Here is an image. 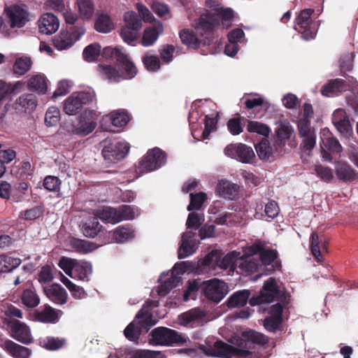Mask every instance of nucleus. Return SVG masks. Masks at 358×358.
<instances>
[{
	"instance_id": "f257e3e1",
	"label": "nucleus",
	"mask_w": 358,
	"mask_h": 358,
	"mask_svg": "<svg viewBox=\"0 0 358 358\" xmlns=\"http://www.w3.org/2000/svg\"><path fill=\"white\" fill-rule=\"evenodd\" d=\"M102 56L106 59L116 60L118 63L117 66L99 65L98 67L99 72L110 82L130 79L137 73L134 64L120 49L106 47L102 51Z\"/></svg>"
},
{
	"instance_id": "f03ea898",
	"label": "nucleus",
	"mask_w": 358,
	"mask_h": 358,
	"mask_svg": "<svg viewBox=\"0 0 358 358\" xmlns=\"http://www.w3.org/2000/svg\"><path fill=\"white\" fill-rule=\"evenodd\" d=\"M212 10L214 11L213 13H206L201 15L200 17L193 24L195 30L201 36L213 31L219 24L220 19L222 20L224 27L226 28L229 27V22L233 17L231 9L224 8L218 4H215Z\"/></svg>"
},
{
	"instance_id": "7ed1b4c3",
	"label": "nucleus",
	"mask_w": 358,
	"mask_h": 358,
	"mask_svg": "<svg viewBox=\"0 0 358 358\" xmlns=\"http://www.w3.org/2000/svg\"><path fill=\"white\" fill-rule=\"evenodd\" d=\"M158 301H150L144 303L141 310L137 313L136 320L130 323L124 329V334L127 338L131 341H136L143 329L148 330L154 326L157 321L152 318L150 309L157 307Z\"/></svg>"
},
{
	"instance_id": "20e7f679",
	"label": "nucleus",
	"mask_w": 358,
	"mask_h": 358,
	"mask_svg": "<svg viewBox=\"0 0 358 358\" xmlns=\"http://www.w3.org/2000/svg\"><path fill=\"white\" fill-rule=\"evenodd\" d=\"M186 262H182L175 264L172 271L162 273L159 279L158 294L164 296L176 287L180 282V275L186 271Z\"/></svg>"
},
{
	"instance_id": "39448f33",
	"label": "nucleus",
	"mask_w": 358,
	"mask_h": 358,
	"mask_svg": "<svg viewBox=\"0 0 358 358\" xmlns=\"http://www.w3.org/2000/svg\"><path fill=\"white\" fill-rule=\"evenodd\" d=\"M149 343L151 345H182L186 342V338L176 331L166 327H157L150 334Z\"/></svg>"
},
{
	"instance_id": "423d86ee",
	"label": "nucleus",
	"mask_w": 358,
	"mask_h": 358,
	"mask_svg": "<svg viewBox=\"0 0 358 358\" xmlns=\"http://www.w3.org/2000/svg\"><path fill=\"white\" fill-rule=\"evenodd\" d=\"M95 100L93 91L87 90L71 94L63 103V109L66 114L74 115L84 105L92 103Z\"/></svg>"
},
{
	"instance_id": "0eeeda50",
	"label": "nucleus",
	"mask_w": 358,
	"mask_h": 358,
	"mask_svg": "<svg viewBox=\"0 0 358 358\" xmlns=\"http://www.w3.org/2000/svg\"><path fill=\"white\" fill-rule=\"evenodd\" d=\"M125 25L121 29V36L123 41L129 45H134L138 36V31L142 27L141 20L134 11L126 12L124 15Z\"/></svg>"
},
{
	"instance_id": "6e6552de",
	"label": "nucleus",
	"mask_w": 358,
	"mask_h": 358,
	"mask_svg": "<svg viewBox=\"0 0 358 358\" xmlns=\"http://www.w3.org/2000/svg\"><path fill=\"white\" fill-rule=\"evenodd\" d=\"M259 250V245L255 244L248 248L246 255H241L238 260V268L246 273L259 271L261 273L256 278L263 275L262 265H261L257 251Z\"/></svg>"
},
{
	"instance_id": "1a4fd4ad",
	"label": "nucleus",
	"mask_w": 358,
	"mask_h": 358,
	"mask_svg": "<svg viewBox=\"0 0 358 358\" xmlns=\"http://www.w3.org/2000/svg\"><path fill=\"white\" fill-rule=\"evenodd\" d=\"M103 158L111 163L123 159L129 152V144L126 142L106 139L101 143Z\"/></svg>"
},
{
	"instance_id": "9d476101",
	"label": "nucleus",
	"mask_w": 358,
	"mask_h": 358,
	"mask_svg": "<svg viewBox=\"0 0 358 358\" xmlns=\"http://www.w3.org/2000/svg\"><path fill=\"white\" fill-rule=\"evenodd\" d=\"M166 163L165 154L158 148L149 150L147 155L139 163L137 171L144 173L155 171Z\"/></svg>"
},
{
	"instance_id": "9b49d317",
	"label": "nucleus",
	"mask_w": 358,
	"mask_h": 358,
	"mask_svg": "<svg viewBox=\"0 0 358 358\" xmlns=\"http://www.w3.org/2000/svg\"><path fill=\"white\" fill-rule=\"evenodd\" d=\"M85 31L83 26L75 27L71 31H61L52 40L54 46L59 50H66L79 40Z\"/></svg>"
},
{
	"instance_id": "f8f14e48",
	"label": "nucleus",
	"mask_w": 358,
	"mask_h": 358,
	"mask_svg": "<svg viewBox=\"0 0 358 358\" xmlns=\"http://www.w3.org/2000/svg\"><path fill=\"white\" fill-rule=\"evenodd\" d=\"M240 259V252L233 251L227 255H225L221 260L217 261V252L216 251H212L208 254L203 260V265L205 266H213L215 264L222 269L229 268L230 270H234L238 267V260Z\"/></svg>"
},
{
	"instance_id": "ddd939ff",
	"label": "nucleus",
	"mask_w": 358,
	"mask_h": 358,
	"mask_svg": "<svg viewBox=\"0 0 358 358\" xmlns=\"http://www.w3.org/2000/svg\"><path fill=\"white\" fill-rule=\"evenodd\" d=\"M280 296L281 292L277 285L276 280L270 278L264 282L259 296L257 298H252L250 303L252 306H255L259 303H271L279 299Z\"/></svg>"
},
{
	"instance_id": "4468645a",
	"label": "nucleus",
	"mask_w": 358,
	"mask_h": 358,
	"mask_svg": "<svg viewBox=\"0 0 358 358\" xmlns=\"http://www.w3.org/2000/svg\"><path fill=\"white\" fill-rule=\"evenodd\" d=\"M203 292L208 299L218 303L228 293V286L224 281L214 278L203 283Z\"/></svg>"
},
{
	"instance_id": "2eb2a0df",
	"label": "nucleus",
	"mask_w": 358,
	"mask_h": 358,
	"mask_svg": "<svg viewBox=\"0 0 358 358\" xmlns=\"http://www.w3.org/2000/svg\"><path fill=\"white\" fill-rule=\"evenodd\" d=\"M224 152L227 157L243 163H250L255 157L253 149L243 143L230 144L225 148Z\"/></svg>"
},
{
	"instance_id": "dca6fc26",
	"label": "nucleus",
	"mask_w": 358,
	"mask_h": 358,
	"mask_svg": "<svg viewBox=\"0 0 358 358\" xmlns=\"http://www.w3.org/2000/svg\"><path fill=\"white\" fill-rule=\"evenodd\" d=\"M96 123L93 119L92 110H85L79 117L78 122L72 125L69 131L79 136H87L96 127Z\"/></svg>"
},
{
	"instance_id": "f3484780",
	"label": "nucleus",
	"mask_w": 358,
	"mask_h": 358,
	"mask_svg": "<svg viewBox=\"0 0 358 358\" xmlns=\"http://www.w3.org/2000/svg\"><path fill=\"white\" fill-rule=\"evenodd\" d=\"M194 236L195 233L190 230L183 233L178 249L179 259L186 258L195 252L199 242L194 238Z\"/></svg>"
},
{
	"instance_id": "a211bd4d",
	"label": "nucleus",
	"mask_w": 358,
	"mask_h": 358,
	"mask_svg": "<svg viewBox=\"0 0 358 358\" xmlns=\"http://www.w3.org/2000/svg\"><path fill=\"white\" fill-rule=\"evenodd\" d=\"M298 128L302 138L303 148L306 150H310L315 145V134L314 129L310 125L309 120L301 118L298 122Z\"/></svg>"
},
{
	"instance_id": "6ab92c4d",
	"label": "nucleus",
	"mask_w": 358,
	"mask_h": 358,
	"mask_svg": "<svg viewBox=\"0 0 358 358\" xmlns=\"http://www.w3.org/2000/svg\"><path fill=\"white\" fill-rule=\"evenodd\" d=\"M267 342L268 338L266 336L253 330L243 332L242 338L240 340L236 339V338H233L231 340V343L233 345H236L237 347L240 348V349L248 348V345L250 343L264 345L267 343Z\"/></svg>"
},
{
	"instance_id": "aec40b11",
	"label": "nucleus",
	"mask_w": 358,
	"mask_h": 358,
	"mask_svg": "<svg viewBox=\"0 0 358 358\" xmlns=\"http://www.w3.org/2000/svg\"><path fill=\"white\" fill-rule=\"evenodd\" d=\"M314 10L310 8L303 10L296 18V25L302 31V38L306 40L313 39L316 35V30L310 28V17Z\"/></svg>"
},
{
	"instance_id": "412c9836",
	"label": "nucleus",
	"mask_w": 358,
	"mask_h": 358,
	"mask_svg": "<svg viewBox=\"0 0 358 358\" xmlns=\"http://www.w3.org/2000/svg\"><path fill=\"white\" fill-rule=\"evenodd\" d=\"M320 138L322 141L321 148L323 152V157L331 159L327 155V150L332 152L338 153L342 150V146L339 142L331 136L330 131L324 128L320 131Z\"/></svg>"
},
{
	"instance_id": "4be33fe9",
	"label": "nucleus",
	"mask_w": 358,
	"mask_h": 358,
	"mask_svg": "<svg viewBox=\"0 0 358 358\" xmlns=\"http://www.w3.org/2000/svg\"><path fill=\"white\" fill-rule=\"evenodd\" d=\"M262 269L271 272L279 267L277 259V253L275 250L264 249L259 245V250L257 251Z\"/></svg>"
},
{
	"instance_id": "5701e85b",
	"label": "nucleus",
	"mask_w": 358,
	"mask_h": 358,
	"mask_svg": "<svg viewBox=\"0 0 358 358\" xmlns=\"http://www.w3.org/2000/svg\"><path fill=\"white\" fill-rule=\"evenodd\" d=\"M5 11L9 18L11 27H22L28 22V13L19 6L6 8Z\"/></svg>"
},
{
	"instance_id": "b1692460",
	"label": "nucleus",
	"mask_w": 358,
	"mask_h": 358,
	"mask_svg": "<svg viewBox=\"0 0 358 358\" xmlns=\"http://www.w3.org/2000/svg\"><path fill=\"white\" fill-rule=\"evenodd\" d=\"M11 336L19 342L29 344L32 341L29 328L23 322L15 320L10 324Z\"/></svg>"
},
{
	"instance_id": "393cba45",
	"label": "nucleus",
	"mask_w": 358,
	"mask_h": 358,
	"mask_svg": "<svg viewBox=\"0 0 358 358\" xmlns=\"http://www.w3.org/2000/svg\"><path fill=\"white\" fill-rule=\"evenodd\" d=\"M332 122L343 135L348 136L351 133V126L348 117L343 109H336L332 115Z\"/></svg>"
},
{
	"instance_id": "a878e982",
	"label": "nucleus",
	"mask_w": 358,
	"mask_h": 358,
	"mask_svg": "<svg viewBox=\"0 0 358 358\" xmlns=\"http://www.w3.org/2000/svg\"><path fill=\"white\" fill-rule=\"evenodd\" d=\"M38 29L41 33L52 34L55 33L59 27L58 18L52 13H44L38 21Z\"/></svg>"
},
{
	"instance_id": "bb28decb",
	"label": "nucleus",
	"mask_w": 358,
	"mask_h": 358,
	"mask_svg": "<svg viewBox=\"0 0 358 358\" xmlns=\"http://www.w3.org/2000/svg\"><path fill=\"white\" fill-rule=\"evenodd\" d=\"M282 306L277 303L270 308V316L265 319L264 327L270 331H275L278 329L282 322Z\"/></svg>"
},
{
	"instance_id": "cd10ccee",
	"label": "nucleus",
	"mask_w": 358,
	"mask_h": 358,
	"mask_svg": "<svg viewBox=\"0 0 358 358\" xmlns=\"http://www.w3.org/2000/svg\"><path fill=\"white\" fill-rule=\"evenodd\" d=\"M38 103L36 96L33 94H23L20 96L14 103V108L15 110L30 113L34 111Z\"/></svg>"
},
{
	"instance_id": "c85d7f7f",
	"label": "nucleus",
	"mask_w": 358,
	"mask_h": 358,
	"mask_svg": "<svg viewBox=\"0 0 358 358\" xmlns=\"http://www.w3.org/2000/svg\"><path fill=\"white\" fill-rule=\"evenodd\" d=\"M27 88L38 94H44L48 91V83L45 76L41 73H34L27 80Z\"/></svg>"
},
{
	"instance_id": "c756f323",
	"label": "nucleus",
	"mask_w": 358,
	"mask_h": 358,
	"mask_svg": "<svg viewBox=\"0 0 358 358\" xmlns=\"http://www.w3.org/2000/svg\"><path fill=\"white\" fill-rule=\"evenodd\" d=\"M229 345L222 341H216L214 346L209 349L208 355L219 357L229 358L236 354L238 351V347Z\"/></svg>"
},
{
	"instance_id": "7c9ffc66",
	"label": "nucleus",
	"mask_w": 358,
	"mask_h": 358,
	"mask_svg": "<svg viewBox=\"0 0 358 358\" xmlns=\"http://www.w3.org/2000/svg\"><path fill=\"white\" fill-rule=\"evenodd\" d=\"M47 297L55 303L62 305L67 301L68 294L60 285L53 284L44 287Z\"/></svg>"
},
{
	"instance_id": "2f4dec72",
	"label": "nucleus",
	"mask_w": 358,
	"mask_h": 358,
	"mask_svg": "<svg viewBox=\"0 0 358 358\" xmlns=\"http://www.w3.org/2000/svg\"><path fill=\"white\" fill-rule=\"evenodd\" d=\"M164 31L162 23L157 21L152 27H148L144 30L141 40L143 46L152 45L157 40L159 35Z\"/></svg>"
},
{
	"instance_id": "473e14b6",
	"label": "nucleus",
	"mask_w": 358,
	"mask_h": 358,
	"mask_svg": "<svg viewBox=\"0 0 358 358\" xmlns=\"http://www.w3.org/2000/svg\"><path fill=\"white\" fill-rule=\"evenodd\" d=\"M310 250L318 262H323L322 252L327 251V241L318 236L315 232H313L310 238Z\"/></svg>"
},
{
	"instance_id": "72a5a7b5",
	"label": "nucleus",
	"mask_w": 358,
	"mask_h": 358,
	"mask_svg": "<svg viewBox=\"0 0 358 358\" xmlns=\"http://www.w3.org/2000/svg\"><path fill=\"white\" fill-rule=\"evenodd\" d=\"M336 174L344 182H352L357 179V172L347 162H339L336 166Z\"/></svg>"
},
{
	"instance_id": "f704fd0d",
	"label": "nucleus",
	"mask_w": 358,
	"mask_h": 358,
	"mask_svg": "<svg viewBox=\"0 0 358 358\" xmlns=\"http://www.w3.org/2000/svg\"><path fill=\"white\" fill-rule=\"evenodd\" d=\"M75 8L79 17L84 20L92 19L95 11L94 0H76Z\"/></svg>"
},
{
	"instance_id": "c9c22d12",
	"label": "nucleus",
	"mask_w": 358,
	"mask_h": 358,
	"mask_svg": "<svg viewBox=\"0 0 358 358\" xmlns=\"http://www.w3.org/2000/svg\"><path fill=\"white\" fill-rule=\"evenodd\" d=\"M238 191V186L237 185L224 179L219 180L216 187L217 193L228 199H233L236 196Z\"/></svg>"
},
{
	"instance_id": "e433bc0d",
	"label": "nucleus",
	"mask_w": 358,
	"mask_h": 358,
	"mask_svg": "<svg viewBox=\"0 0 358 358\" xmlns=\"http://www.w3.org/2000/svg\"><path fill=\"white\" fill-rule=\"evenodd\" d=\"M92 273V266L90 262L78 260L71 278L79 280L89 281Z\"/></svg>"
},
{
	"instance_id": "4c0bfd02",
	"label": "nucleus",
	"mask_w": 358,
	"mask_h": 358,
	"mask_svg": "<svg viewBox=\"0 0 358 358\" xmlns=\"http://www.w3.org/2000/svg\"><path fill=\"white\" fill-rule=\"evenodd\" d=\"M347 85L345 80L336 78L330 80L322 90V94L326 96H337L341 92L345 90Z\"/></svg>"
},
{
	"instance_id": "58836bf2",
	"label": "nucleus",
	"mask_w": 358,
	"mask_h": 358,
	"mask_svg": "<svg viewBox=\"0 0 358 358\" xmlns=\"http://www.w3.org/2000/svg\"><path fill=\"white\" fill-rule=\"evenodd\" d=\"M34 317L36 320L43 323H55L59 318L57 312L49 306L36 310Z\"/></svg>"
},
{
	"instance_id": "ea45409f",
	"label": "nucleus",
	"mask_w": 358,
	"mask_h": 358,
	"mask_svg": "<svg viewBox=\"0 0 358 358\" xmlns=\"http://www.w3.org/2000/svg\"><path fill=\"white\" fill-rule=\"evenodd\" d=\"M4 348L15 358H29L31 355L29 349L20 345L12 341H6L4 343Z\"/></svg>"
},
{
	"instance_id": "a19ab883",
	"label": "nucleus",
	"mask_w": 358,
	"mask_h": 358,
	"mask_svg": "<svg viewBox=\"0 0 358 358\" xmlns=\"http://www.w3.org/2000/svg\"><path fill=\"white\" fill-rule=\"evenodd\" d=\"M95 29L101 33H108L114 29L115 26L110 17L106 13L98 14L94 24Z\"/></svg>"
},
{
	"instance_id": "79ce46f5",
	"label": "nucleus",
	"mask_w": 358,
	"mask_h": 358,
	"mask_svg": "<svg viewBox=\"0 0 358 358\" xmlns=\"http://www.w3.org/2000/svg\"><path fill=\"white\" fill-rule=\"evenodd\" d=\"M83 234L87 237H94L100 231L101 226L98 222L97 217H89L80 224Z\"/></svg>"
},
{
	"instance_id": "37998d69",
	"label": "nucleus",
	"mask_w": 358,
	"mask_h": 358,
	"mask_svg": "<svg viewBox=\"0 0 358 358\" xmlns=\"http://www.w3.org/2000/svg\"><path fill=\"white\" fill-rule=\"evenodd\" d=\"M94 215L97 219L99 218L102 221L108 223L116 224L120 222V217H118L117 208L112 207L106 206L103 207L102 209L97 210L94 213Z\"/></svg>"
},
{
	"instance_id": "c03bdc74",
	"label": "nucleus",
	"mask_w": 358,
	"mask_h": 358,
	"mask_svg": "<svg viewBox=\"0 0 358 358\" xmlns=\"http://www.w3.org/2000/svg\"><path fill=\"white\" fill-rule=\"evenodd\" d=\"M134 230L129 227H119L113 232V241L116 243H124L134 238Z\"/></svg>"
},
{
	"instance_id": "a18cd8bd",
	"label": "nucleus",
	"mask_w": 358,
	"mask_h": 358,
	"mask_svg": "<svg viewBox=\"0 0 358 358\" xmlns=\"http://www.w3.org/2000/svg\"><path fill=\"white\" fill-rule=\"evenodd\" d=\"M250 295L248 289L238 291L234 293L227 300V305L229 308H237L244 306Z\"/></svg>"
},
{
	"instance_id": "49530a36",
	"label": "nucleus",
	"mask_w": 358,
	"mask_h": 358,
	"mask_svg": "<svg viewBox=\"0 0 358 358\" xmlns=\"http://www.w3.org/2000/svg\"><path fill=\"white\" fill-rule=\"evenodd\" d=\"M32 61L27 56H22L16 58L13 66V72L18 76L24 75L31 67Z\"/></svg>"
},
{
	"instance_id": "de8ad7c7",
	"label": "nucleus",
	"mask_w": 358,
	"mask_h": 358,
	"mask_svg": "<svg viewBox=\"0 0 358 358\" xmlns=\"http://www.w3.org/2000/svg\"><path fill=\"white\" fill-rule=\"evenodd\" d=\"M180 38L183 44L192 48H197L202 41L193 30L184 29L180 33Z\"/></svg>"
},
{
	"instance_id": "09e8293b",
	"label": "nucleus",
	"mask_w": 358,
	"mask_h": 358,
	"mask_svg": "<svg viewBox=\"0 0 358 358\" xmlns=\"http://www.w3.org/2000/svg\"><path fill=\"white\" fill-rule=\"evenodd\" d=\"M205 315L203 310L199 308H193L181 314L178 317V322L180 324L185 326L188 323L203 317Z\"/></svg>"
},
{
	"instance_id": "8fccbe9b",
	"label": "nucleus",
	"mask_w": 358,
	"mask_h": 358,
	"mask_svg": "<svg viewBox=\"0 0 358 358\" xmlns=\"http://www.w3.org/2000/svg\"><path fill=\"white\" fill-rule=\"evenodd\" d=\"M60 280L69 289L73 298L81 299L86 296V293L83 288L75 285L62 273H61Z\"/></svg>"
},
{
	"instance_id": "3c124183",
	"label": "nucleus",
	"mask_w": 358,
	"mask_h": 358,
	"mask_svg": "<svg viewBox=\"0 0 358 358\" xmlns=\"http://www.w3.org/2000/svg\"><path fill=\"white\" fill-rule=\"evenodd\" d=\"M21 264L19 258L8 255H0V272H9L17 267Z\"/></svg>"
},
{
	"instance_id": "603ef678",
	"label": "nucleus",
	"mask_w": 358,
	"mask_h": 358,
	"mask_svg": "<svg viewBox=\"0 0 358 358\" xmlns=\"http://www.w3.org/2000/svg\"><path fill=\"white\" fill-rule=\"evenodd\" d=\"M22 301L26 306L34 308L39 304L40 299L35 290L31 288H27L22 292Z\"/></svg>"
},
{
	"instance_id": "864d4df0",
	"label": "nucleus",
	"mask_w": 358,
	"mask_h": 358,
	"mask_svg": "<svg viewBox=\"0 0 358 358\" xmlns=\"http://www.w3.org/2000/svg\"><path fill=\"white\" fill-rule=\"evenodd\" d=\"M71 244L76 251L84 254L92 252L97 248L93 243L81 239H73Z\"/></svg>"
},
{
	"instance_id": "5fc2aeb1",
	"label": "nucleus",
	"mask_w": 358,
	"mask_h": 358,
	"mask_svg": "<svg viewBox=\"0 0 358 358\" xmlns=\"http://www.w3.org/2000/svg\"><path fill=\"white\" fill-rule=\"evenodd\" d=\"M101 46L98 43H92L87 45L83 50V58L87 62H94L101 53Z\"/></svg>"
},
{
	"instance_id": "6e6d98bb",
	"label": "nucleus",
	"mask_w": 358,
	"mask_h": 358,
	"mask_svg": "<svg viewBox=\"0 0 358 358\" xmlns=\"http://www.w3.org/2000/svg\"><path fill=\"white\" fill-rule=\"evenodd\" d=\"M257 155L261 159H268L273 154V149L267 139H263L255 146Z\"/></svg>"
},
{
	"instance_id": "4d7b16f0",
	"label": "nucleus",
	"mask_w": 358,
	"mask_h": 358,
	"mask_svg": "<svg viewBox=\"0 0 358 358\" xmlns=\"http://www.w3.org/2000/svg\"><path fill=\"white\" fill-rule=\"evenodd\" d=\"M247 130L249 132L257 133L264 136H268L270 133V129L266 124L257 121H249L247 124Z\"/></svg>"
},
{
	"instance_id": "13d9d810",
	"label": "nucleus",
	"mask_w": 358,
	"mask_h": 358,
	"mask_svg": "<svg viewBox=\"0 0 358 358\" xmlns=\"http://www.w3.org/2000/svg\"><path fill=\"white\" fill-rule=\"evenodd\" d=\"M120 222L124 220H131L138 213V209L131 206L123 205L117 208Z\"/></svg>"
},
{
	"instance_id": "bf43d9fd",
	"label": "nucleus",
	"mask_w": 358,
	"mask_h": 358,
	"mask_svg": "<svg viewBox=\"0 0 358 358\" xmlns=\"http://www.w3.org/2000/svg\"><path fill=\"white\" fill-rule=\"evenodd\" d=\"M60 120V111L57 107H49L46 111L45 122L47 126L52 127L56 125Z\"/></svg>"
},
{
	"instance_id": "052dcab7",
	"label": "nucleus",
	"mask_w": 358,
	"mask_h": 358,
	"mask_svg": "<svg viewBox=\"0 0 358 358\" xmlns=\"http://www.w3.org/2000/svg\"><path fill=\"white\" fill-rule=\"evenodd\" d=\"M107 117L110 120L113 125L115 127H123L129 121L128 115L124 110L115 111Z\"/></svg>"
},
{
	"instance_id": "680f3d73",
	"label": "nucleus",
	"mask_w": 358,
	"mask_h": 358,
	"mask_svg": "<svg viewBox=\"0 0 358 358\" xmlns=\"http://www.w3.org/2000/svg\"><path fill=\"white\" fill-rule=\"evenodd\" d=\"M189 196L190 203L187 206V210L189 211L199 210L206 199V194L203 192H199L196 194L191 193Z\"/></svg>"
},
{
	"instance_id": "e2e57ef3",
	"label": "nucleus",
	"mask_w": 358,
	"mask_h": 358,
	"mask_svg": "<svg viewBox=\"0 0 358 358\" xmlns=\"http://www.w3.org/2000/svg\"><path fill=\"white\" fill-rule=\"evenodd\" d=\"M314 173L317 177L326 182H330L334 178V173L331 169L317 164L314 166Z\"/></svg>"
},
{
	"instance_id": "0e129e2a",
	"label": "nucleus",
	"mask_w": 358,
	"mask_h": 358,
	"mask_svg": "<svg viewBox=\"0 0 358 358\" xmlns=\"http://www.w3.org/2000/svg\"><path fill=\"white\" fill-rule=\"evenodd\" d=\"M145 68L150 71H157L160 68V62L157 56L147 53L143 58Z\"/></svg>"
},
{
	"instance_id": "69168bd1",
	"label": "nucleus",
	"mask_w": 358,
	"mask_h": 358,
	"mask_svg": "<svg viewBox=\"0 0 358 358\" xmlns=\"http://www.w3.org/2000/svg\"><path fill=\"white\" fill-rule=\"evenodd\" d=\"M131 358H166L161 351L138 350L133 352Z\"/></svg>"
},
{
	"instance_id": "338daca9",
	"label": "nucleus",
	"mask_w": 358,
	"mask_h": 358,
	"mask_svg": "<svg viewBox=\"0 0 358 358\" xmlns=\"http://www.w3.org/2000/svg\"><path fill=\"white\" fill-rule=\"evenodd\" d=\"M204 220L203 215L196 213H190L187 220L188 229L196 230L203 224Z\"/></svg>"
},
{
	"instance_id": "774afa93",
	"label": "nucleus",
	"mask_w": 358,
	"mask_h": 358,
	"mask_svg": "<svg viewBox=\"0 0 358 358\" xmlns=\"http://www.w3.org/2000/svg\"><path fill=\"white\" fill-rule=\"evenodd\" d=\"M78 260L71 259L69 257H63L59 262V266L62 268L66 275L71 278L74 271V267Z\"/></svg>"
}]
</instances>
